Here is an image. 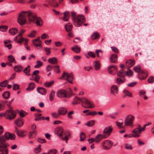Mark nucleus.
I'll list each match as a JSON object with an SVG mask.
<instances>
[{
    "label": "nucleus",
    "instance_id": "obj_1",
    "mask_svg": "<svg viewBox=\"0 0 154 154\" xmlns=\"http://www.w3.org/2000/svg\"><path fill=\"white\" fill-rule=\"evenodd\" d=\"M16 136L14 134L8 132H6L4 135L0 136V154H8V144L5 143L9 139L14 140Z\"/></svg>",
    "mask_w": 154,
    "mask_h": 154
},
{
    "label": "nucleus",
    "instance_id": "obj_2",
    "mask_svg": "<svg viewBox=\"0 0 154 154\" xmlns=\"http://www.w3.org/2000/svg\"><path fill=\"white\" fill-rule=\"evenodd\" d=\"M26 17H28L29 21L33 22L34 21L36 17V15L34 13H31L29 11H23L18 15V22L20 25H24L26 23Z\"/></svg>",
    "mask_w": 154,
    "mask_h": 154
},
{
    "label": "nucleus",
    "instance_id": "obj_3",
    "mask_svg": "<svg viewBox=\"0 0 154 154\" xmlns=\"http://www.w3.org/2000/svg\"><path fill=\"white\" fill-rule=\"evenodd\" d=\"M80 102H82V104L84 103L85 104L88 105V107H87L86 106H84L82 105V106L85 108H92L94 107V103L84 97L80 98L79 97H75L73 100L72 104L73 105H76L79 103Z\"/></svg>",
    "mask_w": 154,
    "mask_h": 154
},
{
    "label": "nucleus",
    "instance_id": "obj_4",
    "mask_svg": "<svg viewBox=\"0 0 154 154\" xmlns=\"http://www.w3.org/2000/svg\"><path fill=\"white\" fill-rule=\"evenodd\" d=\"M75 12L72 11L71 12V16L72 17V21L74 25L77 27H80L85 22V18L82 15H79L75 17Z\"/></svg>",
    "mask_w": 154,
    "mask_h": 154
},
{
    "label": "nucleus",
    "instance_id": "obj_5",
    "mask_svg": "<svg viewBox=\"0 0 154 154\" xmlns=\"http://www.w3.org/2000/svg\"><path fill=\"white\" fill-rule=\"evenodd\" d=\"M133 69L136 72H140L138 76L139 79H145L148 76V73L146 71L141 70V68L139 65L134 67Z\"/></svg>",
    "mask_w": 154,
    "mask_h": 154
},
{
    "label": "nucleus",
    "instance_id": "obj_6",
    "mask_svg": "<svg viewBox=\"0 0 154 154\" xmlns=\"http://www.w3.org/2000/svg\"><path fill=\"white\" fill-rule=\"evenodd\" d=\"M63 132V129L62 127H58L54 130V132L56 135L58 136L61 139L63 140H65L66 143H67L68 138L67 136L66 135L64 138L62 137Z\"/></svg>",
    "mask_w": 154,
    "mask_h": 154
},
{
    "label": "nucleus",
    "instance_id": "obj_7",
    "mask_svg": "<svg viewBox=\"0 0 154 154\" xmlns=\"http://www.w3.org/2000/svg\"><path fill=\"white\" fill-rule=\"evenodd\" d=\"M5 118L9 120L14 119L16 116V112L11 109L7 110L4 114Z\"/></svg>",
    "mask_w": 154,
    "mask_h": 154
},
{
    "label": "nucleus",
    "instance_id": "obj_8",
    "mask_svg": "<svg viewBox=\"0 0 154 154\" xmlns=\"http://www.w3.org/2000/svg\"><path fill=\"white\" fill-rule=\"evenodd\" d=\"M134 119V117L132 115H130L126 116L125 120L124 123L126 126H133L132 124L133 121Z\"/></svg>",
    "mask_w": 154,
    "mask_h": 154
},
{
    "label": "nucleus",
    "instance_id": "obj_9",
    "mask_svg": "<svg viewBox=\"0 0 154 154\" xmlns=\"http://www.w3.org/2000/svg\"><path fill=\"white\" fill-rule=\"evenodd\" d=\"M113 144V142L110 140H105L102 143V148L106 150L110 149Z\"/></svg>",
    "mask_w": 154,
    "mask_h": 154
},
{
    "label": "nucleus",
    "instance_id": "obj_10",
    "mask_svg": "<svg viewBox=\"0 0 154 154\" xmlns=\"http://www.w3.org/2000/svg\"><path fill=\"white\" fill-rule=\"evenodd\" d=\"M66 76V78L65 79L67 80L70 83L72 84V80L74 79L73 75L72 73L69 74L67 72H64L60 79H63Z\"/></svg>",
    "mask_w": 154,
    "mask_h": 154
},
{
    "label": "nucleus",
    "instance_id": "obj_11",
    "mask_svg": "<svg viewBox=\"0 0 154 154\" xmlns=\"http://www.w3.org/2000/svg\"><path fill=\"white\" fill-rule=\"evenodd\" d=\"M113 128L110 126L105 128L103 131L104 137L106 138L109 137L112 133Z\"/></svg>",
    "mask_w": 154,
    "mask_h": 154
},
{
    "label": "nucleus",
    "instance_id": "obj_12",
    "mask_svg": "<svg viewBox=\"0 0 154 154\" xmlns=\"http://www.w3.org/2000/svg\"><path fill=\"white\" fill-rule=\"evenodd\" d=\"M46 2H48L49 5L51 6L57 7L59 6V4L56 0H48Z\"/></svg>",
    "mask_w": 154,
    "mask_h": 154
},
{
    "label": "nucleus",
    "instance_id": "obj_13",
    "mask_svg": "<svg viewBox=\"0 0 154 154\" xmlns=\"http://www.w3.org/2000/svg\"><path fill=\"white\" fill-rule=\"evenodd\" d=\"M56 94L57 96H67V91L63 89L58 91Z\"/></svg>",
    "mask_w": 154,
    "mask_h": 154
},
{
    "label": "nucleus",
    "instance_id": "obj_14",
    "mask_svg": "<svg viewBox=\"0 0 154 154\" xmlns=\"http://www.w3.org/2000/svg\"><path fill=\"white\" fill-rule=\"evenodd\" d=\"M57 112L60 115H65L66 114L67 110L65 107H60L58 109Z\"/></svg>",
    "mask_w": 154,
    "mask_h": 154
},
{
    "label": "nucleus",
    "instance_id": "obj_15",
    "mask_svg": "<svg viewBox=\"0 0 154 154\" xmlns=\"http://www.w3.org/2000/svg\"><path fill=\"white\" fill-rule=\"evenodd\" d=\"M15 124L18 127H20L23 125L24 122L23 119L20 118L15 120Z\"/></svg>",
    "mask_w": 154,
    "mask_h": 154
},
{
    "label": "nucleus",
    "instance_id": "obj_16",
    "mask_svg": "<svg viewBox=\"0 0 154 154\" xmlns=\"http://www.w3.org/2000/svg\"><path fill=\"white\" fill-rule=\"evenodd\" d=\"M40 37H38L32 41L33 44L37 47H41L42 46V42L40 40Z\"/></svg>",
    "mask_w": 154,
    "mask_h": 154
},
{
    "label": "nucleus",
    "instance_id": "obj_17",
    "mask_svg": "<svg viewBox=\"0 0 154 154\" xmlns=\"http://www.w3.org/2000/svg\"><path fill=\"white\" fill-rule=\"evenodd\" d=\"M38 93L42 95H45L46 93V90L44 88L42 87H38L37 89Z\"/></svg>",
    "mask_w": 154,
    "mask_h": 154
},
{
    "label": "nucleus",
    "instance_id": "obj_18",
    "mask_svg": "<svg viewBox=\"0 0 154 154\" xmlns=\"http://www.w3.org/2000/svg\"><path fill=\"white\" fill-rule=\"evenodd\" d=\"M110 60L111 63H116L117 61V55L116 54H112L110 56Z\"/></svg>",
    "mask_w": 154,
    "mask_h": 154
},
{
    "label": "nucleus",
    "instance_id": "obj_19",
    "mask_svg": "<svg viewBox=\"0 0 154 154\" xmlns=\"http://www.w3.org/2000/svg\"><path fill=\"white\" fill-rule=\"evenodd\" d=\"M64 17L62 18V20L64 21H67L70 17V14L69 11H66L63 13Z\"/></svg>",
    "mask_w": 154,
    "mask_h": 154
},
{
    "label": "nucleus",
    "instance_id": "obj_20",
    "mask_svg": "<svg viewBox=\"0 0 154 154\" xmlns=\"http://www.w3.org/2000/svg\"><path fill=\"white\" fill-rule=\"evenodd\" d=\"M111 91L112 93L115 95L118 92V89L117 86L115 85H113L111 88Z\"/></svg>",
    "mask_w": 154,
    "mask_h": 154
},
{
    "label": "nucleus",
    "instance_id": "obj_21",
    "mask_svg": "<svg viewBox=\"0 0 154 154\" xmlns=\"http://www.w3.org/2000/svg\"><path fill=\"white\" fill-rule=\"evenodd\" d=\"M35 23L38 26H42L43 24V22L42 18L39 17H37L35 19Z\"/></svg>",
    "mask_w": 154,
    "mask_h": 154
},
{
    "label": "nucleus",
    "instance_id": "obj_22",
    "mask_svg": "<svg viewBox=\"0 0 154 154\" xmlns=\"http://www.w3.org/2000/svg\"><path fill=\"white\" fill-rule=\"evenodd\" d=\"M135 64V61L133 60H130L126 62V65L128 67H131Z\"/></svg>",
    "mask_w": 154,
    "mask_h": 154
},
{
    "label": "nucleus",
    "instance_id": "obj_23",
    "mask_svg": "<svg viewBox=\"0 0 154 154\" xmlns=\"http://www.w3.org/2000/svg\"><path fill=\"white\" fill-rule=\"evenodd\" d=\"M73 27L72 24L70 23H67L65 26V28L67 32H69L72 30Z\"/></svg>",
    "mask_w": 154,
    "mask_h": 154
},
{
    "label": "nucleus",
    "instance_id": "obj_24",
    "mask_svg": "<svg viewBox=\"0 0 154 154\" xmlns=\"http://www.w3.org/2000/svg\"><path fill=\"white\" fill-rule=\"evenodd\" d=\"M30 66L28 65L23 70V72L27 76L30 75Z\"/></svg>",
    "mask_w": 154,
    "mask_h": 154
},
{
    "label": "nucleus",
    "instance_id": "obj_25",
    "mask_svg": "<svg viewBox=\"0 0 154 154\" xmlns=\"http://www.w3.org/2000/svg\"><path fill=\"white\" fill-rule=\"evenodd\" d=\"M72 50L77 53H79L80 52L81 48L77 45H75L72 48Z\"/></svg>",
    "mask_w": 154,
    "mask_h": 154
},
{
    "label": "nucleus",
    "instance_id": "obj_26",
    "mask_svg": "<svg viewBox=\"0 0 154 154\" xmlns=\"http://www.w3.org/2000/svg\"><path fill=\"white\" fill-rule=\"evenodd\" d=\"M14 70L17 72H20L22 71L23 66L20 65H17L14 67Z\"/></svg>",
    "mask_w": 154,
    "mask_h": 154
},
{
    "label": "nucleus",
    "instance_id": "obj_27",
    "mask_svg": "<svg viewBox=\"0 0 154 154\" xmlns=\"http://www.w3.org/2000/svg\"><path fill=\"white\" fill-rule=\"evenodd\" d=\"M37 133V131H32L30 132L29 133L28 135L29 138L31 139L35 136Z\"/></svg>",
    "mask_w": 154,
    "mask_h": 154
},
{
    "label": "nucleus",
    "instance_id": "obj_28",
    "mask_svg": "<svg viewBox=\"0 0 154 154\" xmlns=\"http://www.w3.org/2000/svg\"><path fill=\"white\" fill-rule=\"evenodd\" d=\"M9 32L11 35H14L17 34L18 32V30L16 28H13L10 29Z\"/></svg>",
    "mask_w": 154,
    "mask_h": 154
},
{
    "label": "nucleus",
    "instance_id": "obj_29",
    "mask_svg": "<svg viewBox=\"0 0 154 154\" xmlns=\"http://www.w3.org/2000/svg\"><path fill=\"white\" fill-rule=\"evenodd\" d=\"M93 64L96 70H97L100 69V63L99 61H95L93 63Z\"/></svg>",
    "mask_w": 154,
    "mask_h": 154
},
{
    "label": "nucleus",
    "instance_id": "obj_30",
    "mask_svg": "<svg viewBox=\"0 0 154 154\" xmlns=\"http://www.w3.org/2000/svg\"><path fill=\"white\" fill-rule=\"evenodd\" d=\"M48 61L49 63L52 64H56L57 63V59L55 57L50 58Z\"/></svg>",
    "mask_w": 154,
    "mask_h": 154
},
{
    "label": "nucleus",
    "instance_id": "obj_31",
    "mask_svg": "<svg viewBox=\"0 0 154 154\" xmlns=\"http://www.w3.org/2000/svg\"><path fill=\"white\" fill-rule=\"evenodd\" d=\"M104 137V135L100 134L97 135L95 138V142L97 143H98Z\"/></svg>",
    "mask_w": 154,
    "mask_h": 154
},
{
    "label": "nucleus",
    "instance_id": "obj_32",
    "mask_svg": "<svg viewBox=\"0 0 154 154\" xmlns=\"http://www.w3.org/2000/svg\"><path fill=\"white\" fill-rule=\"evenodd\" d=\"M145 129V128H141V129H139L138 128H136L133 130L132 132L137 134H140Z\"/></svg>",
    "mask_w": 154,
    "mask_h": 154
},
{
    "label": "nucleus",
    "instance_id": "obj_33",
    "mask_svg": "<svg viewBox=\"0 0 154 154\" xmlns=\"http://www.w3.org/2000/svg\"><path fill=\"white\" fill-rule=\"evenodd\" d=\"M100 37L99 34L98 33L96 32L92 34L91 36V39L94 40L97 39Z\"/></svg>",
    "mask_w": 154,
    "mask_h": 154
},
{
    "label": "nucleus",
    "instance_id": "obj_34",
    "mask_svg": "<svg viewBox=\"0 0 154 154\" xmlns=\"http://www.w3.org/2000/svg\"><path fill=\"white\" fill-rule=\"evenodd\" d=\"M25 132V131L23 130H20L18 131H17V132L16 133L17 135L19 137H23L26 136V134H23Z\"/></svg>",
    "mask_w": 154,
    "mask_h": 154
},
{
    "label": "nucleus",
    "instance_id": "obj_35",
    "mask_svg": "<svg viewBox=\"0 0 154 154\" xmlns=\"http://www.w3.org/2000/svg\"><path fill=\"white\" fill-rule=\"evenodd\" d=\"M35 84L33 82L29 83L28 88H26V90H32L35 87Z\"/></svg>",
    "mask_w": 154,
    "mask_h": 154
},
{
    "label": "nucleus",
    "instance_id": "obj_36",
    "mask_svg": "<svg viewBox=\"0 0 154 154\" xmlns=\"http://www.w3.org/2000/svg\"><path fill=\"white\" fill-rule=\"evenodd\" d=\"M80 140L81 141H83L85 140L86 138L85 134L83 132L80 133Z\"/></svg>",
    "mask_w": 154,
    "mask_h": 154
},
{
    "label": "nucleus",
    "instance_id": "obj_37",
    "mask_svg": "<svg viewBox=\"0 0 154 154\" xmlns=\"http://www.w3.org/2000/svg\"><path fill=\"white\" fill-rule=\"evenodd\" d=\"M95 121L94 120H92L88 121L87 123L85 124V125L89 127H91L93 126L95 124Z\"/></svg>",
    "mask_w": 154,
    "mask_h": 154
},
{
    "label": "nucleus",
    "instance_id": "obj_38",
    "mask_svg": "<svg viewBox=\"0 0 154 154\" xmlns=\"http://www.w3.org/2000/svg\"><path fill=\"white\" fill-rule=\"evenodd\" d=\"M8 83V81L7 80H6L0 83V86L1 87H5L6 86Z\"/></svg>",
    "mask_w": 154,
    "mask_h": 154
},
{
    "label": "nucleus",
    "instance_id": "obj_39",
    "mask_svg": "<svg viewBox=\"0 0 154 154\" xmlns=\"http://www.w3.org/2000/svg\"><path fill=\"white\" fill-rule=\"evenodd\" d=\"M124 71L123 69L120 70L117 73V75L119 76L124 77Z\"/></svg>",
    "mask_w": 154,
    "mask_h": 154
},
{
    "label": "nucleus",
    "instance_id": "obj_40",
    "mask_svg": "<svg viewBox=\"0 0 154 154\" xmlns=\"http://www.w3.org/2000/svg\"><path fill=\"white\" fill-rule=\"evenodd\" d=\"M54 81H52L50 82H47L45 83V86L47 88L50 87L54 83Z\"/></svg>",
    "mask_w": 154,
    "mask_h": 154
},
{
    "label": "nucleus",
    "instance_id": "obj_41",
    "mask_svg": "<svg viewBox=\"0 0 154 154\" xmlns=\"http://www.w3.org/2000/svg\"><path fill=\"white\" fill-rule=\"evenodd\" d=\"M36 33V32L35 31L33 30L30 34L28 35L27 36L31 38L34 37L35 36Z\"/></svg>",
    "mask_w": 154,
    "mask_h": 154
},
{
    "label": "nucleus",
    "instance_id": "obj_42",
    "mask_svg": "<svg viewBox=\"0 0 154 154\" xmlns=\"http://www.w3.org/2000/svg\"><path fill=\"white\" fill-rule=\"evenodd\" d=\"M44 51L47 52V53L46 54L47 55H50L51 53V48H48L47 47H45L44 48Z\"/></svg>",
    "mask_w": 154,
    "mask_h": 154
},
{
    "label": "nucleus",
    "instance_id": "obj_43",
    "mask_svg": "<svg viewBox=\"0 0 154 154\" xmlns=\"http://www.w3.org/2000/svg\"><path fill=\"white\" fill-rule=\"evenodd\" d=\"M116 123L117 126L120 129L123 128H124V126H122V125L123 123V122L120 123L118 122H116Z\"/></svg>",
    "mask_w": 154,
    "mask_h": 154
},
{
    "label": "nucleus",
    "instance_id": "obj_44",
    "mask_svg": "<svg viewBox=\"0 0 154 154\" xmlns=\"http://www.w3.org/2000/svg\"><path fill=\"white\" fill-rule=\"evenodd\" d=\"M8 27L7 26H0V30L2 32H4L7 30Z\"/></svg>",
    "mask_w": 154,
    "mask_h": 154
},
{
    "label": "nucleus",
    "instance_id": "obj_45",
    "mask_svg": "<svg viewBox=\"0 0 154 154\" xmlns=\"http://www.w3.org/2000/svg\"><path fill=\"white\" fill-rule=\"evenodd\" d=\"M8 59L10 62H13L15 60L14 58L11 55L8 56Z\"/></svg>",
    "mask_w": 154,
    "mask_h": 154
},
{
    "label": "nucleus",
    "instance_id": "obj_46",
    "mask_svg": "<svg viewBox=\"0 0 154 154\" xmlns=\"http://www.w3.org/2000/svg\"><path fill=\"white\" fill-rule=\"evenodd\" d=\"M57 152V150L54 149H50L48 152L49 154L50 153L51 154H56Z\"/></svg>",
    "mask_w": 154,
    "mask_h": 154
},
{
    "label": "nucleus",
    "instance_id": "obj_47",
    "mask_svg": "<svg viewBox=\"0 0 154 154\" xmlns=\"http://www.w3.org/2000/svg\"><path fill=\"white\" fill-rule=\"evenodd\" d=\"M54 71L57 73H60V70L59 68V66H54Z\"/></svg>",
    "mask_w": 154,
    "mask_h": 154
},
{
    "label": "nucleus",
    "instance_id": "obj_48",
    "mask_svg": "<svg viewBox=\"0 0 154 154\" xmlns=\"http://www.w3.org/2000/svg\"><path fill=\"white\" fill-rule=\"evenodd\" d=\"M37 141L38 142L41 143H45L46 142V141L45 140L40 138H37Z\"/></svg>",
    "mask_w": 154,
    "mask_h": 154
},
{
    "label": "nucleus",
    "instance_id": "obj_49",
    "mask_svg": "<svg viewBox=\"0 0 154 154\" xmlns=\"http://www.w3.org/2000/svg\"><path fill=\"white\" fill-rule=\"evenodd\" d=\"M112 68H113L114 69H116V67L114 66H109L108 68V70L110 74L112 73V71L111 70V69Z\"/></svg>",
    "mask_w": 154,
    "mask_h": 154
},
{
    "label": "nucleus",
    "instance_id": "obj_50",
    "mask_svg": "<svg viewBox=\"0 0 154 154\" xmlns=\"http://www.w3.org/2000/svg\"><path fill=\"white\" fill-rule=\"evenodd\" d=\"M148 82L149 83H151L154 82V76H151L148 79Z\"/></svg>",
    "mask_w": 154,
    "mask_h": 154
},
{
    "label": "nucleus",
    "instance_id": "obj_51",
    "mask_svg": "<svg viewBox=\"0 0 154 154\" xmlns=\"http://www.w3.org/2000/svg\"><path fill=\"white\" fill-rule=\"evenodd\" d=\"M66 91L67 93H68V95L70 96L72 95H74V94L72 93V90L71 89V88H68L67 90V91Z\"/></svg>",
    "mask_w": 154,
    "mask_h": 154
},
{
    "label": "nucleus",
    "instance_id": "obj_52",
    "mask_svg": "<svg viewBox=\"0 0 154 154\" xmlns=\"http://www.w3.org/2000/svg\"><path fill=\"white\" fill-rule=\"evenodd\" d=\"M116 81L117 83L119 85L123 83L124 82V81L119 77L118 78L116 79Z\"/></svg>",
    "mask_w": 154,
    "mask_h": 154
},
{
    "label": "nucleus",
    "instance_id": "obj_53",
    "mask_svg": "<svg viewBox=\"0 0 154 154\" xmlns=\"http://www.w3.org/2000/svg\"><path fill=\"white\" fill-rule=\"evenodd\" d=\"M41 38L43 39H45L48 38H49V36L47 34L45 33L42 35Z\"/></svg>",
    "mask_w": 154,
    "mask_h": 154
},
{
    "label": "nucleus",
    "instance_id": "obj_54",
    "mask_svg": "<svg viewBox=\"0 0 154 154\" xmlns=\"http://www.w3.org/2000/svg\"><path fill=\"white\" fill-rule=\"evenodd\" d=\"M60 115L58 113L56 112H54L51 113L52 116L55 118H57Z\"/></svg>",
    "mask_w": 154,
    "mask_h": 154
},
{
    "label": "nucleus",
    "instance_id": "obj_55",
    "mask_svg": "<svg viewBox=\"0 0 154 154\" xmlns=\"http://www.w3.org/2000/svg\"><path fill=\"white\" fill-rule=\"evenodd\" d=\"M20 116L22 117H24L25 116V114L24 113V111L23 110H21L19 112Z\"/></svg>",
    "mask_w": 154,
    "mask_h": 154
},
{
    "label": "nucleus",
    "instance_id": "obj_56",
    "mask_svg": "<svg viewBox=\"0 0 154 154\" xmlns=\"http://www.w3.org/2000/svg\"><path fill=\"white\" fill-rule=\"evenodd\" d=\"M88 54L89 56L93 58H94L95 57V54L92 51L88 52Z\"/></svg>",
    "mask_w": 154,
    "mask_h": 154
},
{
    "label": "nucleus",
    "instance_id": "obj_57",
    "mask_svg": "<svg viewBox=\"0 0 154 154\" xmlns=\"http://www.w3.org/2000/svg\"><path fill=\"white\" fill-rule=\"evenodd\" d=\"M10 92L9 91H6L5 92L2 94V96H10Z\"/></svg>",
    "mask_w": 154,
    "mask_h": 154
},
{
    "label": "nucleus",
    "instance_id": "obj_58",
    "mask_svg": "<svg viewBox=\"0 0 154 154\" xmlns=\"http://www.w3.org/2000/svg\"><path fill=\"white\" fill-rule=\"evenodd\" d=\"M128 70L126 72L128 75L131 76L133 75V72L130 69L128 68Z\"/></svg>",
    "mask_w": 154,
    "mask_h": 154
},
{
    "label": "nucleus",
    "instance_id": "obj_59",
    "mask_svg": "<svg viewBox=\"0 0 154 154\" xmlns=\"http://www.w3.org/2000/svg\"><path fill=\"white\" fill-rule=\"evenodd\" d=\"M41 148H36L34 149V152L35 153H38L41 152Z\"/></svg>",
    "mask_w": 154,
    "mask_h": 154
},
{
    "label": "nucleus",
    "instance_id": "obj_60",
    "mask_svg": "<svg viewBox=\"0 0 154 154\" xmlns=\"http://www.w3.org/2000/svg\"><path fill=\"white\" fill-rule=\"evenodd\" d=\"M137 83V82H132L128 84L127 85L129 87H133L136 85Z\"/></svg>",
    "mask_w": 154,
    "mask_h": 154
},
{
    "label": "nucleus",
    "instance_id": "obj_61",
    "mask_svg": "<svg viewBox=\"0 0 154 154\" xmlns=\"http://www.w3.org/2000/svg\"><path fill=\"white\" fill-rule=\"evenodd\" d=\"M19 85L17 84H15L13 86V89L14 90H16L19 88Z\"/></svg>",
    "mask_w": 154,
    "mask_h": 154
},
{
    "label": "nucleus",
    "instance_id": "obj_62",
    "mask_svg": "<svg viewBox=\"0 0 154 154\" xmlns=\"http://www.w3.org/2000/svg\"><path fill=\"white\" fill-rule=\"evenodd\" d=\"M125 148L128 149H132L131 145L128 144L125 145Z\"/></svg>",
    "mask_w": 154,
    "mask_h": 154
},
{
    "label": "nucleus",
    "instance_id": "obj_63",
    "mask_svg": "<svg viewBox=\"0 0 154 154\" xmlns=\"http://www.w3.org/2000/svg\"><path fill=\"white\" fill-rule=\"evenodd\" d=\"M73 113L74 112L73 111H71L69 112L67 114L68 118L69 119H72V117L71 115L73 114Z\"/></svg>",
    "mask_w": 154,
    "mask_h": 154
},
{
    "label": "nucleus",
    "instance_id": "obj_64",
    "mask_svg": "<svg viewBox=\"0 0 154 154\" xmlns=\"http://www.w3.org/2000/svg\"><path fill=\"white\" fill-rule=\"evenodd\" d=\"M125 96H130L131 95V93L129 91L125 90L124 91Z\"/></svg>",
    "mask_w": 154,
    "mask_h": 154
}]
</instances>
